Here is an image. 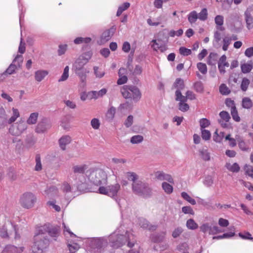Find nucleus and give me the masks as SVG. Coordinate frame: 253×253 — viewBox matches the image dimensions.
<instances>
[{
  "instance_id": "nucleus-1",
  "label": "nucleus",
  "mask_w": 253,
  "mask_h": 253,
  "mask_svg": "<svg viewBox=\"0 0 253 253\" xmlns=\"http://www.w3.org/2000/svg\"><path fill=\"white\" fill-rule=\"evenodd\" d=\"M109 241L111 246L114 248H118L126 243L127 246L132 248L134 247L136 241L133 239V235L132 234L126 233L125 236L123 235H118L113 234L109 237Z\"/></svg>"
},
{
  "instance_id": "nucleus-2",
  "label": "nucleus",
  "mask_w": 253,
  "mask_h": 253,
  "mask_svg": "<svg viewBox=\"0 0 253 253\" xmlns=\"http://www.w3.org/2000/svg\"><path fill=\"white\" fill-rule=\"evenodd\" d=\"M34 245L32 247L33 253H43L49 245V241L47 237L39 229L34 237Z\"/></svg>"
},
{
  "instance_id": "nucleus-3",
  "label": "nucleus",
  "mask_w": 253,
  "mask_h": 253,
  "mask_svg": "<svg viewBox=\"0 0 253 253\" xmlns=\"http://www.w3.org/2000/svg\"><path fill=\"white\" fill-rule=\"evenodd\" d=\"M88 175L89 180L94 184L100 185L107 183V175L105 171L100 169H91Z\"/></svg>"
},
{
  "instance_id": "nucleus-4",
  "label": "nucleus",
  "mask_w": 253,
  "mask_h": 253,
  "mask_svg": "<svg viewBox=\"0 0 253 253\" xmlns=\"http://www.w3.org/2000/svg\"><path fill=\"white\" fill-rule=\"evenodd\" d=\"M132 190L135 194L145 198L149 197L152 194V189L149 184L141 180L132 184Z\"/></svg>"
},
{
  "instance_id": "nucleus-5",
  "label": "nucleus",
  "mask_w": 253,
  "mask_h": 253,
  "mask_svg": "<svg viewBox=\"0 0 253 253\" xmlns=\"http://www.w3.org/2000/svg\"><path fill=\"white\" fill-rule=\"evenodd\" d=\"M123 97L126 99H131L137 102L141 98V93L139 89L134 85H125L121 90Z\"/></svg>"
},
{
  "instance_id": "nucleus-6",
  "label": "nucleus",
  "mask_w": 253,
  "mask_h": 253,
  "mask_svg": "<svg viewBox=\"0 0 253 253\" xmlns=\"http://www.w3.org/2000/svg\"><path fill=\"white\" fill-rule=\"evenodd\" d=\"M12 115L8 119V116L3 107L0 105V129L4 128L7 124H13L20 117V113L17 109L12 108Z\"/></svg>"
},
{
  "instance_id": "nucleus-7",
  "label": "nucleus",
  "mask_w": 253,
  "mask_h": 253,
  "mask_svg": "<svg viewBox=\"0 0 253 253\" xmlns=\"http://www.w3.org/2000/svg\"><path fill=\"white\" fill-rule=\"evenodd\" d=\"M70 178L72 180V182L76 186L78 191L84 192L86 189L85 177L84 174L75 173L71 171L70 173Z\"/></svg>"
},
{
  "instance_id": "nucleus-8",
  "label": "nucleus",
  "mask_w": 253,
  "mask_h": 253,
  "mask_svg": "<svg viewBox=\"0 0 253 253\" xmlns=\"http://www.w3.org/2000/svg\"><path fill=\"white\" fill-rule=\"evenodd\" d=\"M120 189L121 185L119 183H116L107 187L101 186L99 188L98 191L101 194L106 195L110 197L116 198Z\"/></svg>"
},
{
  "instance_id": "nucleus-9",
  "label": "nucleus",
  "mask_w": 253,
  "mask_h": 253,
  "mask_svg": "<svg viewBox=\"0 0 253 253\" xmlns=\"http://www.w3.org/2000/svg\"><path fill=\"white\" fill-rule=\"evenodd\" d=\"M27 128V124L23 120H20L11 125L8 129L9 133L13 136H19Z\"/></svg>"
},
{
  "instance_id": "nucleus-10",
  "label": "nucleus",
  "mask_w": 253,
  "mask_h": 253,
  "mask_svg": "<svg viewBox=\"0 0 253 253\" xmlns=\"http://www.w3.org/2000/svg\"><path fill=\"white\" fill-rule=\"evenodd\" d=\"M36 201V197L32 193L27 192L23 194L20 198V203L25 209L32 208Z\"/></svg>"
},
{
  "instance_id": "nucleus-11",
  "label": "nucleus",
  "mask_w": 253,
  "mask_h": 253,
  "mask_svg": "<svg viewBox=\"0 0 253 253\" xmlns=\"http://www.w3.org/2000/svg\"><path fill=\"white\" fill-rule=\"evenodd\" d=\"M107 240L103 238H95L92 239L90 243L91 249L96 250V252L99 253H105L104 249L107 246ZM109 253H113L109 252Z\"/></svg>"
},
{
  "instance_id": "nucleus-12",
  "label": "nucleus",
  "mask_w": 253,
  "mask_h": 253,
  "mask_svg": "<svg viewBox=\"0 0 253 253\" xmlns=\"http://www.w3.org/2000/svg\"><path fill=\"white\" fill-rule=\"evenodd\" d=\"M40 230L44 235L47 232L53 238H56L59 235V228L58 227H50L49 225L45 224L42 226Z\"/></svg>"
},
{
  "instance_id": "nucleus-13",
  "label": "nucleus",
  "mask_w": 253,
  "mask_h": 253,
  "mask_svg": "<svg viewBox=\"0 0 253 253\" xmlns=\"http://www.w3.org/2000/svg\"><path fill=\"white\" fill-rule=\"evenodd\" d=\"M253 11V5L249 6L245 11V20L246 23L247 28L251 30L253 28V16L251 12Z\"/></svg>"
},
{
  "instance_id": "nucleus-14",
  "label": "nucleus",
  "mask_w": 253,
  "mask_h": 253,
  "mask_svg": "<svg viewBox=\"0 0 253 253\" xmlns=\"http://www.w3.org/2000/svg\"><path fill=\"white\" fill-rule=\"evenodd\" d=\"M50 124L46 119H43L39 122L35 128V132L37 133H43L50 127Z\"/></svg>"
},
{
  "instance_id": "nucleus-15",
  "label": "nucleus",
  "mask_w": 253,
  "mask_h": 253,
  "mask_svg": "<svg viewBox=\"0 0 253 253\" xmlns=\"http://www.w3.org/2000/svg\"><path fill=\"white\" fill-rule=\"evenodd\" d=\"M156 178L159 180H166L170 183H173L174 181L172 176L167 173H165L162 171H157L155 173Z\"/></svg>"
},
{
  "instance_id": "nucleus-16",
  "label": "nucleus",
  "mask_w": 253,
  "mask_h": 253,
  "mask_svg": "<svg viewBox=\"0 0 253 253\" xmlns=\"http://www.w3.org/2000/svg\"><path fill=\"white\" fill-rule=\"evenodd\" d=\"M116 28L115 26H112L110 29L105 31L101 35V40L103 42H106L111 39L114 34Z\"/></svg>"
},
{
  "instance_id": "nucleus-17",
  "label": "nucleus",
  "mask_w": 253,
  "mask_h": 253,
  "mask_svg": "<svg viewBox=\"0 0 253 253\" xmlns=\"http://www.w3.org/2000/svg\"><path fill=\"white\" fill-rule=\"evenodd\" d=\"M37 138L33 133H29L26 135L24 139V145L27 148H32L36 144Z\"/></svg>"
},
{
  "instance_id": "nucleus-18",
  "label": "nucleus",
  "mask_w": 253,
  "mask_h": 253,
  "mask_svg": "<svg viewBox=\"0 0 253 253\" xmlns=\"http://www.w3.org/2000/svg\"><path fill=\"white\" fill-rule=\"evenodd\" d=\"M139 224L141 228L147 229L150 231H155L157 228V225L150 224L148 221L143 218L139 219Z\"/></svg>"
},
{
  "instance_id": "nucleus-19",
  "label": "nucleus",
  "mask_w": 253,
  "mask_h": 253,
  "mask_svg": "<svg viewBox=\"0 0 253 253\" xmlns=\"http://www.w3.org/2000/svg\"><path fill=\"white\" fill-rule=\"evenodd\" d=\"M166 234L165 231L152 234L150 236L151 240L154 243L161 242L164 240Z\"/></svg>"
},
{
  "instance_id": "nucleus-20",
  "label": "nucleus",
  "mask_w": 253,
  "mask_h": 253,
  "mask_svg": "<svg viewBox=\"0 0 253 253\" xmlns=\"http://www.w3.org/2000/svg\"><path fill=\"white\" fill-rule=\"evenodd\" d=\"M88 62V60L84 56H80L75 62L73 67L75 69H81L84 68V65Z\"/></svg>"
},
{
  "instance_id": "nucleus-21",
  "label": "nucleus",
  "mask_w": 253,
  "mask_h": 253,
  "mask_svg": "<svg viewBox=\"0 0 253 253\" xmlns=\"http://www.w3.org/2000/svg\"><path fill=\"white\" fill-rule=\"evenodd\" d=\"M23 250V247L18 249L14 246L7 245L4 249L2 253H21Z\"/></svg>"
},
{
  "instance_id": "nucleus-22",
  "label": "nucleus",
  "mask_w": 253,
  "mask_h": 253,
  "mask_svg": "<svg viewBox=\"0 0 253 253\" xmlns=\"http://www.w3.org/2000/svg\"><path fill=\"white\" fill-rule=\"evenodd\" d=\"M199 154L201 158L205 161H209L211 160L210 153L208 149L202 148L198 151Z\"/></svg>"
},
{
  "instance_id": "nucleus-23",
  "label": "nucleus",
  "mask_w": 253,
  "mask_h": 253,
  "mask_svg": "<svg viewBox=\"0 0 253 253\" xmlns=\"http://www.w3.org/2000/svg\"><path fill=\"white\" fill-rule=\"evenodd\" d=\"M87 169V166L86 165H75L72 168V171L75 173L84 174L85 170Z\"/></svg>"
},
{
  "instance_id": "nucleus-24",
  "label": "nucleus",
  "mask_w": 253,
  "mask_h": 253,
  "mask_svg": "<svg viewBox=\"0 0 253 253\" xmlns=\"http://www.w3.org/2000/svg\"><path fill=\"white\" fill-rule=\"evenodd\" d=\"M71 138L68 135H65L62 136L59 140V143L60 148L62 150H65L66 149V145L71 142Z\"/></svg>"
},
{
  "instance_id": "nucleus-25",
  "label": "nucleus",
  "mask_w": 253,
  "mask_h": 253,
  "mask_svg": "<svg viewBox=\"0 0 253 253\" xmlns=\"http://www.w3.org/2000/svg\"><path fill=\"white\" fill-rule=\"evenodd\" d=\"M48 74L46 70H40L35 73V80L39 82H41Z\"/></svg>"
},
{
  "instance_id": "nucleus-26",
  "label": "nucleus",
  "mask_w": 253,
  "mask_h": 253,
  "mask_svg": "<svg viewBox=\"0 0 253 253\" xmlns=\"http://www.w3.org/2000/svg\"><path fill=\"white\" fill-rule=\"evenodd\" d=\"M76 74L79 77L82 83H85L86 78V73L88 71L85 68L78 69H75Z\"/></svg>"
},
{
  "instance_id": "nucleus-27",
  "label": "nucleus",
  "mask_w": 253,
  "mask_h": 253,
  "mask_svg": "<svg viewBox=\"0 0 253 253\" xmlns=\"http://www.w3.org/2000/svg\"><path fill=\"white\" fill-rule=\"evenodd\" d=\"M126 69L124 68H121L120 69L118 74L119 76V78L117 81V84H123L126 83L127 81V78L126 76H122L123 74H124Z\"/></svg>"
},
{
  "instance_id": "nucleus-28",
  "label": "nucleus",
  "mask_w": 253,
  "mask_h": 253,
  "mask_svg": "<svg viewBox=\"0 0 253 253\" xmlns=\"http://www.w3.org/2000/svg\"><path fill=\"white\" fill-rule=\"evenodd\" d=\"M223 16L220 15L216 16L214 19L215 23L216 25V29L221 31L225 30L224 28L222 27L223 24Z\"/></svg>"
},
{
  "instance_id": "nucleus-29",
  "label": "nucleus",
  "mask_w": 253,
  "mask_h": 253,
  "mask_svg": "<svg viewBox=\"0 0 253 253\" xmlns=\"http://www.w3.org/2000/svg\"><path fill=\"white\" fill-rule=\"evenodd\" d=\"M17 69H18L17 66H16L15 64L12 63L10 64L7 69L2 74H1V76L12 75L15 73V70Z\"/></svg>"
},
{
  "instance_id": "nucleus-30",
  "label": "nucleus",
  "mask_w": 253,
  "mask_h": 253,
  "mask_svg": "<svg viewBox=\"0 0 253 253\" xmlns=\"http://www.w3.org/2000/svg\"><path fill=\"white\" fill-rule=\"evenodd\" d=\"M236 140L241 150L244 151H247L249 150V147L246 145L245 142L242 138L240 137V136L236 135Z\"/></svg>"
},
{
  "instance_id": "nucleus-31",
  "label": "nucleus",
  "mask_w": 253,
  "mask_h": 253,
  "mask_svg": "<svg viewBox=\"0 0 253 253\" xmlns=\"http://www.w3.org/2000/svg\"><path fill=\"white\" fill-rule=\"evenodd\" d=\"M253 62L251 61L250 62L242 64L241 66L242 72L244 74L250 72L253 67Z\"/></svg>"
},
{
  "instance_id": "nucleus-32",
  "label": "nucleus",
  "mask_w": 253,
  "mask_h": 253,
  "mask_svg": "<svg viewBox=\"0 0 253 253\" xmlns=\"http://www.w3.org/2000/svg\"><path fill=\"white\" fill-rule=\"evenodd\" d=\"M242 105L244 108L249 109L252 107L253 103L249 97H246L242 99Z\"/></svg>"
},
{
  "instance_id": "nucleus-33",
  "label": "nucleus",
  "mask_w": 253,
  "mask_h": 253,
  "mask_svg": "<svg viewBox=\"0 0 253 253\" xmlns=\"http://www.w3.org/2000/svg\"><path fill=\"white\" fill-rule=\"evenodd\" d=\"M39 116L38 113L35 112L31 113L30 115V117L27 120V124L29 125H34L37 123V119Z\"/></svg>"
},
{
  "instance_id": "nucleus-34",
  "label": "nucleus",
  "mask_w": 253,
  "mask_h": 253,
  "mask_svg": "<svg viewBox=\"0 0 253 253\" xmlns=\"http://www.w3.org/2000/svg\"><path fill=\"white\" fill-rule=\"evenodd\" d=\"M218 55L217 53L211 52L210 54L207 63L210 65H215L217 60Z\"/></svg>"
},
{
  "instance_id": "nucleus-35",
  "label": "nucleus",
  "mask_w": 253,
  "mask_h": 253,
  "mask_svg": "<svg viewBox=\"0 0 253 253\" xmlns=\"http://www.w3.org/2000/svg\"><path fill=\"white\" fill-rule=\"evenodd\" d=\"M225 167L229 171L233 172H238L240 169L239 165L236 163H234L233 165L230 163H226Z\"/></svg>"
},
{
  "instance_id": "nucleus-36",
  "label": "nucleus",
  "mask_w": 253,
  "mask_h": 253,
  "mask_svg": "<svg viewBox=\"0 0 253 253\" xmlns=\"http://www.w3.org/2000/svg\"><path fill=\"white\" fill-rule=\"evenodd\" d=\"M57 192V189L55 186H51L44 191V194L47 195L49 197H52L54 195H56Z\"/></svg>"
},
{
  "instance_id": "nucleus-37",
  "label": "nucleus",
  "mask_w": 253,
  "mask_h": 253,
  "mask_svg": "<svg viewBox=\"0 0 253 253\" xmlns=\"http://www.w3.org/2000/svg\"><path fill=\"white\" fill-rule=\"evenodd\" d=\"M175 100L179 101L180 102L185 103L187 101V98L186 95L183 96L182 95L181 91L179 89H177L175 91Z\"/></svg>"
},
{
  "instance_id": "nucleus-38",
  "label": "nucleus",
  "mask_w": 253,
  "mask_h": 253,
  "mask_svg": "<svg viewBox=\"0 0 253 253\" xmlns=\"http://www.w3.org/2000/svg\"><path fill=\"white\" fill-rule=\"evenodd\" d=\"M198 18V13L196 11H192L188 15V21L191 23H194Z\"/></svg>"
},
{
  "instance_id": "nucleus-39",
  "label": "nucleus",
  "mask_w": 253,
  "mask_h": 253,
  "mask_svg": "<svg viewBox=\"0 0 253 253\" xmlns=\"http://www.w3.org/2000/svg\"><path fill=\"white\" fill-rule=\"evenodd\" d=\"M181 196L182 198L191 204L192 205H195L196 204V201L192 198L186 192H182L181 193Z\"/></svg>"
},
{
  "instance_id": "nucleus-40",
  "label": "nucleus",
  "mask_w": 253,
  "mask_h": 253,
  "mask_svg": "<svg viewBox=\"0 0 253 253\" xmlns=\"http://www.w3.org/2000/svg\"><path fill=\"white\" fill-rule=\"evenodd\" d=\"M10 232H7V229L5 225L0 227V236L2 238H8Z\"/></svg>"
},
{
  "instance_id": "nucleus-41",
  "label": "nucleus",
  "mask_w": 253,
  "mask_h": 253,
  "mask_svg": "<svg viewBox=\"0 0 253 253\" xmlns=\"http://www.w3.org/2000/svg\"><path fill=\"white\" fill-rule=\"evenodd\" d=\"M174 87L177 88V89H179L180 91L184 88V81L180 78H177L176 79L174 84H173Z\"/></svg>"
},
{
  "instance_id": "nucleus-42",
  "label": "nucleus",
  "mask_w": 253,
  "mask_h": 253,
  "mask_svg": "<svg viewBox=\"0 0 253 253\" xmlns=\"http://www.w3.org/2000/svg\"><path fill=\"white\" fill-rule=\"evenodd\" d=\"M126 175L128 180L133 181V183L136 182L139 178L138 175L134 172H127Z\"/></svg>"
},
{
  "instance_id": "nucleus-43",
  "label": "nucleus",
  "mask_w": 253,
  "mask_h": 253,
  "mask_svg": "<svg viewBox=\"0 0 253 253\" xmlns=\"http://www.w3.org/2000/svg\"><path fill=\"white\" fill-rule=\"evenodd\" d=\"M212 225L209 223L203 224L200 227V230L204 233H208L210 234L211 230Z\"/></svg>"
},
{
  "instance_id": "nucleus-44",
  "label": "nucleus",
  "mask_w": 253,
  "mask_h": 253,
  "mask_svg": "<svg viewBox=\"0 0 253 253\" xmlns=\"http://www.w3.org/2000/svg\"><path fill=\"white\" fill-rule=\"evenodd\" d=\"M91 39L90 38H82V37H78L76 38L74 42L75 44H80L82 43H88L90 42Z\"/></svg>"
},
{
  "instance_id": "nucleus-45",
  "label": "nucleus",
  "mask_w": 253,
  "mask_h": 253,
  "mask_svg": "<svg viewBox=\"0 0 253 253\" xmlns=\"http://www.w3.org/2000/svg\"><path fill=\"white\" fill-rule=\"evenodd\" d=\"M23 61V56L21 55H17L15 58L13 59L12 63L15 64L18 68H20L22 66Z\"/></svg>"
},
{
  "instance_id": "nucleus-46",
  "label": "nucleus",
  "mask_w": 253,
  "mask_h": 253,
  "mask_svg": "<svg viewBox=\"0 0 253 253\" xmlns=\"http://www.w3.org/2000/svg\"><path fill=\"white\" fill-rule=\"evenodd\" d=\"M36 166L35 170L36 171H40L42 169V165L41 160V157L39 154H37L35 157Z\"/></svg>"
},
{
  "instance_id": "nucleus-47",
  "label": "nucleus",
  "mask_w": 253,
  "mask_h": 253,
  "mask_svg": "<svg viewBox=\"0 0 253 253\" xmlns=\"http://www.w3.org/2000/svg\"><path fill=\"white\" fill-rule=\"evenodd\" d=\"M162 186L164 191L168 194L171 193L173 191V187L167 182H163Z\"/></svg>"
},
{
  "instance_id": "nucleus-48",
  "label": "nucleus",
  "mask_w": 253,
  "mask_h": 253,
  "mask_svg": "<svg viewBox=\"0 0 253 253\" xmlns=\"http://www.w3.org/2000/svg\"><path fill=\"white\" fill-rule=\"evenodd\" d=\"M187 227L191 230L196 229L198 227V224L193 219H189L186 222Z\"/></svg>"
},
{
  "instance_id": "nucleus-49",
  "label": "nucleus",
  "mask_w": 253,
  "mask_h": 253,
  "mask_svg": "<svg viewBox=\"0 0 253 253\" xmlns=\"http://www.w3.org/2000/svg\"><path fill=\"white\" fill-rule=\"evenodd\" d=\"M143 140V137L141 135H136L133 136L130 139V142L132 144H138L142 142Z\"/></svg>"
},
{
  "instance_id": "nucleus-50",
  "label": "nucleus",
  "mask_w": 253,
  "mask_h": 253,
  "mask_svg": "<svg viewBox=\"0 0 253 253\" xmlns=\"http://www.w3.org/2000/svg\"><path fill=\"white\" fill-rule=\"evenodd\" d=\"M130 6V4L129 2H125L123 4V5L119 7L118 9L116 15L117 16H119L124 11L127 9Z\"/></svg>"
},
{
  "instance_id": "nucleus-51",
  "label": "nucleus",
  "mask_w": 253,
  "mask_h": 253,
  "mask_svg": "<svg viewBox=\"0 0 253 253\" xmlns=\"http://www.w3.org/2000/svg\"><path fill=\"white\" fill-rule=\"evenodd\" d=\"M201 130V136L203 138V139L207 141L210 139L211 137V134L209 130L205 129H202Z\"/></svg>"
},
{
  "instance_id": "nucleus-52",
  "label": "nucleus",
  "mask_w": 253,
  "mask_h": 253,
  "mask_svg": "<svg viewBox=\"0 0 253 253\" xmlns=\"http://www.w3.org/2000/svg\"><path fill=\"white\" fill-rule=\"evenodd\" d=\"M250 83V80L246 78H244L242 80L241 84V88L243 91H246L249 85V84Z\"/></svg>"
},
{
  "instance_id": "nucleus-53",
  "label": "nucleus",
  "mask_w": 253,
  "mask_h": 253,
  "mask_svg": "<svg viewBox=\"0 0 253 253\" xmlns=\"http://www.w3.org/2000/svg\"><path fill=\"white\" fill-rule=\"evenodd\" d=\"M219 92L222 95H228L230 93V90L226 84H222L219 86Z\"/></svg>"
},
{
  "instance_id": "nucleus-54",
  "label": "nucleus",
  "mask_w": 253,
  "mask_h": 253,
  "mask_svg": "<svg viewBox=\"0 0 253 253\" xmlns=\"http://www.w3.org/2000/svg\"><path fill=\"white\" fill-rule=\"evenodd\" d=\"M69 68L68 66H66L64 69L63 73L61 78L59 79L58 82H63L66 81L69 77Z\"/></svg>"
},
{
  "instance_id": "nucleus-55",
  "label": "nucleus",
  "mask_w": 253,
  "mask_h": 253,
  "mask_svg": "<svg viewBox=\"0 0 253 253\" xmlns=\"http://www.w3.org/2000/svg\"><path fill=\"white\" fill-rule=\"evenodd\" d=\"M199 123L201 129H205L206 127L209 126L211 124L210 121L206 118L201 119L199 121Z\"/></svg>"
},
{
  "instance_id": "nucleus-56",
  "label": "nucleus",
  "mask_w": 253,
  "mask_h": 253,
  "mask_svg": "<svg viewBox=\"0 0 253 253\" xmlns=\"http://www.w3.org/2000/svg\"><path fill=\"white\" fill-rule=\"evenodd\" d=\"M195 90L200 93H202L204 91V85L201 82H197L194 84Z\"/></svg>"
},
{
  "instance_id": "nucleus-57",
  "label": "nucleus",
  "mask_w": 253,
  "mask_h": 253,
  "mask_svg": "<svg viewBox=\"0 0 253 253\" xmlns=\"http://www.w3.org/2000/svg\"><path fill=\"white\" fill-rule=\"evenodd\" d=\"M198 18L202 21H205L208 17V12L206 8H203L201 11L199 13Z\"/></svg>"
},
{
  "instance_id": "nucleus-58",
  "label": "nucleus",
  "mask_w": 253,
  "mask_h": 253,
  "mask_svg": "<svg viewBox=\"0 0 253 253\" xmlns=\"http://www.w3.org/2000/svg\"><path fill=\"white\" fill-rule=\"evenodd\" d=\"M198 70L203 74H206L207 73V68L206 64L203 63H198L197 65Z\"/></svg>"
},
{
  "instance_id": "nucleus-59",
  "label": "nucleus",
  "mask_w": 253,
  "mask_h": 253,
  "mask_svg": "<svg viewBox=\"0 0 253 253\" xmlns=\"http://www.w3.org/2000/svg\"><path fill=\"white\" fill-rule=\"evenodd\" d=\"M218 65H221L227 67H229V64L226 61V56L225 55H223L219 58Z\"/></svg>"
},
{
  "instance_id": "nucleus-60",
  "label": "nucleus",
  "mask_w": 253,
  "mask_h": 253,
  "mask_svg": "<svg viewBox=\"0 0 253 253\" xmlns=\"http://www.w3.org/2000/svg\"><path fill=\"white\" fill-rule=\"evenodd\" d=\"M219 116L222 119V121H224L226 122H228L231 118L229 114L227 112L224 111L220 112Z\"/></svg>"
},
{
  "instance_id": "nucleus-61",
  "label": "nucleus",
  "mask_w": 253,
  "mask_h": 253,
  "mask_svg": "<svg viewBox=\"0 0 253 253\" xmlns=\"http://www.w3.org/2000/svg\"><path fill=\"white\" fill-rule=\"evenodd\" d=\"M67 246L69 248V252L74 253H76L80 248V246L77 243L73 244V245L68 244Z\"/></svg>"
},
{
  "instance_id": "nucleus-62",
  "label": "nucleus",
  "mask_w": 253,
  "mask_h": 253,
  "mask_svg": "<svg viewBox=\"0 0 253 253\" xmlns=\"http://www.w3.org/2000/svg\"><path fill=\"white\" fill-rule=\"evenodd\" d=\"M231 114L233 119L236 122H239L240 121V118L238 116V111L236 108L231 109Z\"/></svg>"
},
{
  "instance_id": "nucleus-63",
  "label": "nucleus",
  "mask_w": 253,
  "mask_h": 253,
  "mask_svg": "<svg viewBox=\"0 0 253 253\" xmlns=\"http://www.w3.org/2000/svg\"><path fill=\"white\" fill-rule=\"evenodd\" d=\"M91 126L94 129H97L99 128L100 123L99 120L97 118H93L90 122Z\"/></svg>"
},
{
  "instance_id": "nucleus-64",
  "label": "nucleus",
  "mask_w": 253,
  "mask_h": 253,
  "mask_svg": "<svg viewBox=\"0 0 253 253\" xmlns=\"http://www.w3.org/2000/svg\"><path fill=\"white\" fill-rule=\"evenodd\" d=\"M179 53L183 56H188L191 54V50L185 47H180L179 49Z\"/></svg>"
}]
</instances>
